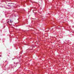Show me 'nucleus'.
<instances>
[{
	"label": "nucleus",
	"mask_w": 74,
	"mask_h": 74,
	"mask_svg": "<svg viewBox=\"0 0 74 74\" xmlns=\"http://www.w3.org/2000/svg\"><path fill=\"white\" fill-rule=\"evenodd\" d=\"M12 22H13V21H12L11 20H10V21H8V22H7V23H9V25H10V23H12Z\"/></svg>",
	"instance_id": "obj_1"
},
{
	"label": "nucleus",
	"mask_w": 74,
	"mask_h": 74,
	"mask_svg": "<svg viewBox=\"0 0 74 74\" xmlns=\"http://www.w3.org/2000/svg\"><path fill=\"white\" fill-rule=\"evenodd\" d=\"M15 66V65H12V66Z\"/></svg>",
	"instance_id": "obj_2"
},
{
	"label": "nucleus",
	"mask_w": 74,
	"mask_h": 74,
	"mask_svg": "<svg viewBox=\"0 0 74 74\" xmlns=\"http://www.w3.org/2000/svg\"><path fill=\"white\" fill-rule=\"evenodd\" d=\"M0 57H1V56L0 55Z\"/></svg>",
	"instance_id": "obj_3"
}]
</instances>
